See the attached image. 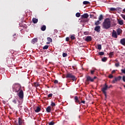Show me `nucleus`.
<instances>
[{"instance_id":"46","label":"nucleus","mask_w":125,"mask_h":125,"mask_svg":"<svg viewBox=\"0 0 125 125\" xmlns=\"http://www.w3.org/2000/svg\"><path fill=\"white\" fill-rule=\"evenodd\" d=\"M123 81L124 83H125V76H123Z\"/></svg>"},{"instance_id":"4","label":"nucleus","mask_w":125,"mask_h":125,"mask_svg":"<svg viewBox=\"0 0 125 125\" xmlns=\"http://www.w3.org/2000/svg\"><path fill=\"white\" fill-rule=\"evenodd\" d=\"M108 88H110V87H108V85L106 83L104 84V86L102 88V91L104 95V96H105V98H106V91L107 90Z\"/></svg>"},{"instance_id":"28","label":"nucleus","mask_w":125,"mask_h":125,"mask_svg":"<svg viewBox=\"0 0 125 125\" xmlns=\"http://www.w3.org/2000/svg\"><path fill=\"white\" fill-rule=\"evenodd\" d=\"M107 58L104 57L103 59H102V61H103V62H106V61H107Z\"/></svg>"},{"instance_id":"15","label":"nucleus","mask_w":125,"mask_h":125,"mask_svg":"<svg viewBox=\"0 0 125 125\" xmlns=\"http://www.w3.org/2000/svg\"><path fill=\"white\" fill-rule=\"evenodd\" d=\"M120 43H121L122 45H125V38L121 39Z\"/></svg>"},{"instance_id":"53","label":"nucleus","mask_w":125,"mask_h":125,"mask_svg":"<svg viewBox=\"0 0 125 125\" xmlns=\"http://www.w3.org/2000/svg\"><path fill=\"white\" fill-rule=\"evenodd\" d=\"M50 43V42H47V44H49Z\"/></svg>"},{"instance_id":"5","label":"nucleus","mask_w":125,"mask_h":125,"mask_svg":"<svg viewBox=\"0 0 125 125\" xmlns=\"http://www.w3.org/2000/svg\"><path fill=\"white\" fill-rule=\"evenodd\" d=\"M18 96L19 97V98H20V100H23L24 98V92L22 90H21L20 91L18 92Z\"/></svg>"},{"instance_id":"55","label":"nucleus","mask_w":125,"mask_h":125,"mask_svg":"<svg viewBox=\"0 0 125 125\" xmlns=\"http://www.w3.org/2000/svg\"><path fill=\"white\" fill-rule=\"evenodd\" d=\"M124 88H125V85H124Z\"/></svg>"},{"instance_id":"54","label":"nucleus","mask_w":125,"mask_h":125,"mask_svg":"<svg viewBox=\"0 0 125 125\" xmlns=\"http://www.w3.org/2000/svg\"><path fill=\"white\" fill-rule=\"evenodd\" d=\"M72 67H73V69H75V66H72Z\"/></svg>"},{"instance_id":"30","label":"nucleus","mask_w":125,"mask_h":125,"mask_svg":"<svg viewBox=\"0 0 125 125\" xmlns=\"http://www.w3.org/2000/svg\"><path fill=\"white\" fill-rule=\"evenodd\" d=\"M67 55H68V54H67L66 53H62L63 57H67Z\"/></svg>"},{"instance_id":"21","label":"nucleus","mask_w":125,"mask_h":125,"mask_svg":"<svg viewBox=\"0 0 125 125\" xmlns=\"http://www.w3.org/2000/svg\"><path fill=\"white\" fill-rule=\"evenodd\" d=\"M100 24H101V22H100V21H97L95 22V25L96 26H98V25H100Z\"/></svg>"},{"instance_id":"6","label":"nucleus","mask_w":125,"mask_h":125,"mask_svg":"<svg viewBox=\"0 0 125 125\" xmlns=\"http://www.w3.org/2000/svg\"><path fill=\"white\" fill-rule=\"evenodd\" d=\"M89 82H93L94 79H93L90 76H87L86 77V80H85V84H89Z\"/></svg>"},{"instance_id":"12","label":"nucleus","mask_w":125,"mask_h":125,"mask_svg":"<svg viewBox=\"0 0 125 125\" xmlns=\"http://www.w3.org/2000/svg\"><path fill=\"white\" fill-rule=\"evenodd\" d=\"M116 32L117 33V35L118 36H120L122 33H123V30L121 28H118L117 29Z\"/></svg>"},{"instance_id":"2","label":"nucleus","mask_w":125,"mask_h":125,"mask_svg":"<svg viewBox=\"0 0 125 125\" xmlns=\"http://www.w3.org/2000/svg\"><path fill=\"white\" fill-rule=\"evenodd\" d=\"M21 85L19 83H15L12 85V89L13 92H15L16 93H18L20 91V90H22L21 89Z\"/></svg>"},{"instance_id":"43","label":"nucleus","mask_w":125,"mask_h":125,"mask_svg":"<svg viewBox=\"0 0 125 125\" xmlns=\"http://www.w3.org/2000/svg\"><path fill=\"white\" fill-rule=\"evenodd\" d=\"M12 102L15 104H17V100L16 99H14L12 101Z\"/></svg>"},{"instance_id":"8","label":"nucleus","mask_w":125,"mask_h":125,"mask_svg":"<svg viewBox=\"0 0 125 125\" xmlns=\"http://www.w3.org/2000/svg\"><path fill=\"white\" fill-rule=\"evenodd\" d=\"M112 38H114L115 39L118 38V34H117V32L113 30L112 33Z\"/></svg>"},{"instance_id":"17","label":"nucleus","mask_w":125,"mask_h":125,"mask_svg":"<svg viewBox=\"0 0 125 125\" xmlns=\"http://www.w3.org/2000/svg\"><path fill=\"white\" fill-rule=\"evenodd\" d=\"M18 123L19 124H17V125H22V121L21 118H18Z\"/></svg>"},{"instance_id":"31","label":"nucleus","mask_w":125,"mask_h":125,"mask_svg":"<svg viewBox=\"0 0 125 125\" xmlns=\"http://www.w3.org/2000/svg\"><path fill=\"white\" fill-rule=\"evenodd\" d=\"M39 85H40V84H39V83L38 82L34 83V86L35 87H38V86H39Z\"/></svg>"},{"instance_id":"25","label":"nucleus","mask_w":125,"mask_h":125,"mask_svg":"<svg viewBox=\"0 0 125 125\" xmlns=\"http://www.w3.org/2000/svg\"><path fill=\"white\" fill-rule=\"evenodd\" d=\"M117 10V9L114 7H111L110 8V11H116Z\"/></svg>"},{"instance_id":"19","label":"nucleus","mask_w":125,"mask_h":125,"mask_svg":"<svg viewBox=\"0 0 125 125\" xmlns=\"http://www.w3.org/2000/svg\"><path fill=\"white\" fill-rule=\"evenodd\" d=\"M32 21L34 24H36V23H38V19L34 18L32 19Z\"/></svg>"},{"instance_id":"40","label":"nucleus","mask_w":125,"mask_h":125,"mask_svg":"<svg viewBox=\"0 0 125 125\" xmlns=\"http://www.w3.org/2000/svg\"><path fill=\"white\" fill-rule=\"evenodd\" d=\"M95 71V70H90V74H91V75H93Z\"/></svg>"},{"instance_id":"23","label":"nucleus","mask_w":125,"mask_h":125,"mask_svg":"<svg viewBox=\"0 0 125 125\" xmlns=\"http://www.w3.org/2000/svg\"><path fill=\"white\" fill-rule=\"evenodd\" d=\"M102 20H103V15H100L99 17V21H101Z\"/></svg>"},{"instance_id":"3","label":"nucleus","mask_w":125,"mask_h":125,"mask_svg":"<svg viewBox=\"0 0 125 125\" xmlns=\"http://www.w3.org/2000/svg\"><path fill=\"white\" fill-rule=\"evenodd\" d=\"M66 78L70 79L71 81H75L77 80L76 77L74 75H73L72 73H66Z\"/></svg>"},{"instance_id":"24","label":"nucleus","mask_w":125,"mask_h":125,"mask_svg":"<svg viewBox=\"0 0 125 125\" xmlns=\"http://www.w3.org/2000/svg\"><path fill=\"white\" fill-rule=\"evenodd\" d=\"M46 29V26L45 25H43L42 27H41L42 31H44Z\"/></svg>"},{"instance_id":"9","label":"nucleus","mask_w":125,"mask_h":125,"mask_svg":"<svg viewBox=\"0 0 125 125\" xmlns=\"http://www.w3.org/2000/svg\"><path fill=\"white\" fill-rule=\"evenodd\" d=\"M100 30H101V27L100 26H96L94 28V31L97 32V33H100Z\"/></svg>"},{"instance_id":"34","label":"nucleus","mask_w":125,"mask_h":125,"mask_svg":"<svg viewBox=\"0 0 125 125\" xmlns=\"http://www.w3.org/2000/svg\"><path fill=\"white\" fill-rule=\"evenodd\" d=\"M48 48V45H46L43 47V49H47Z\"/></svg>"},{"instance_id":"14","label":"nucleus","mask_w":125,"mask_h":125,"mask_svg":"<svg viewBox=\"0 0 125 125\" xmlns=\"http://www.w3.org/2000/svg\"><path fill=\"white\" fill-rule=\"evenodd\" d=\"M46 111L47 112V113H50L51 111V107L50 106H48V107H47V108H46Z\"/></svg>"},{"instance_id":"41","label":"nucleus","mask_w":125,"mask_h":125,"mask_svg":"<svg viewBox=\"0 0 125 125\" xmlns=\"http://www.w3.org/2000/svg\"><path fill=\"white\" fill-rule=\"evenodd\" d=\"M108 78L109 79H112L113 78V76L112 75V74H110L108 76Z\"/></svg>"},{"instance_id":"1","label":"nucleus","mask_w":125,"mask_h":125,"mask_svg":"<svg viewBox=\"0 0 125 125\" xmlns=\"http://www.w3.org/2000/svg\"><path fill=\"white\" fill-rule=\"evenodd\" d=\"M103 28L108 30L111 28V20L109 18H106L103 22Z\"/></svg>"},{"instance_id":"47","label":"nucleus","mask_w":125,"mask_h":125,"mask_svg":"<svg viewBox=\"0 0 125 125\" xmlns=\"http://www.w3.org/2000/svg\"><path fill=\"white\" fill-rule=\"evenodd\" d=\"M69 40H70V38H69V37H66V42H69Z\"/></svg>"},{"instance_id":"16","label":"nucleus","mask_w":125,"mask_h":125,"mask_svg":"<svg viewBox=\"0 0 125 125\" xmlns=\"http://www.w3.org/2000/svg\"><path fill=\"white\" fill-rule=\"evenodd\" d=\"M37 42H38V38H34L31 41V42L32 43H33V44H35V43H36Z\"/></svg>"},{"instance_id":"39","label":"nucleus","mask_w":125,"mask_h":125,"mask_svg":"<svg viewBox=\"0 0 125 125\" xmlns=\"http://www.w3.org/2000/svg\"><path fill=\"white\" fill-rule=\"evenodd\" d=\"M54 84H58V81L57 80H54Z\"/></svg>"},{"instance_id":"45","label":"nucleus","mask_w":125,"mask_h":125,"mask_svg":"<svg viewBox=\"0 0 125 125\" xmlns=\"http://www.w3.org/2000/svg\"><path fill=\"white\" fill-rule=\"evenodd\" d=\"M121 16H122V18H123V19H124V20L125 21V15L124 14H122Z\"/></svg>"},{"instance_id":"52","label":"nucleus","mask_w":125,"mask_h":125,"mask_svg":"<svg viewBox=\"0 0 125 125\" xmlns=\"http://www.w3.org/2000/svg\"><path fill=\"white\" fill-rule=\"evenodd\" d=\"M97 79V77H96V76H95V77H94V78H92V79H94V80L95 79Z\"/></svg>"},{"instance_id":"38","label":"nucleus","mask_w":125,"mask_h":125,"mask_svg":"<svg viewBox=\"0 0 125 125\" xmlns=\"http://www.w3.org/2000/svg\"><path fill=\"white\" fill-rule=\"evenodd\" d=\"M109 55V56H113V55H114V52H110Z\"/></svg>"},{"instance_id":"29","label":"nucleus","mask_w":125,"mask_h":125,"mask_svg":"<svg viewBox=\"0 0 125 125\" xmlns=\"http://www.w3.org/2000/svg\"><path fill=\"white\" fill-rule=\"evenodd\" d=\"M116 10H118L119 12H122V8H121V7H117L116 8Z\"/></svg>"},{"instance_id":"57","label":"nucleus","mask_w":125,"mask_h":125,"mask_svg":"<svg viewBox=\"0 0 125 125\" xmlns=\"http://www.w3.org/2000/svg\"><path fill=\"white\" fill-rule=\"evenodd\" d=\"M14 41H15V39H14Z\"/></svg>"},{"instance_id":"51","label":"nucleus","mask_w":125,"mask_h":125,"mask_svg":"<svg viewBox=\"0 0 125 125\" xmlns=\"http://www.w3.org/2000/svg\"><path fill=\"white\" fill-rule=\"evenodd\" d=\"M84 35H87V32H84Z\"/></svg>"},{"instance_id":"48","label":"nucleus","mask_w":125,"mask_h":125,"mask_svg":"<svg viewBox=\"0 0 125 125\" xmlns=\"http://www.w3.org/2000/svg\"><path fill=\"white\" fill-rule=\"evenodd\" d=\"M81 103V104H85V101H82V102H80Z\"/></svg>"},{"instance_id":"56","label":"nucleus","mask_w":125,"mask_h":125,"mask_svg":"<svg viewBox=\"0 0 125 125\" xmlns=\"http://www.w3.org/2000/svg\"><path fill=\"white\" fill-rule=\"evenodd\" d=\"M14 36H16V35L15 34L14 35H13V36L14 37Z\"/></svg>"},{"instance_id":"18","label":"nucleus","mask_w":125,"mask_h":125,"mask_svg":"<svg viewBox=\"0 0 125 125\" xmlns=\"http://www.w3.org/2000/svg\"><path fill=\"white\" fill-rule=\"evenodd\" d=\"M118 23L119 25H124V21L122 20H118Z\"/></svg>"},{"instance_id":"10","label":"nucleus","mask_w":125,"mask_h":125,"mask_svg":"<svg viewBox=\"0 0 125 125\" xmlns=\"http://www.w3.org/2000/svg\"><path fill=\"white\" fill-rule=\"evenodd\" d=\"M85 42H91L92 41V37L91 36H87L85 39Z\"/></svg>"},{"instance_id":"32","label":"nucleus","mask_w":125,"mask_h":125,"mask_svg":"<svg viewBox=\"0 0 125 125\" xmlns=\"http://www.w3.org/2000/svg\"><path fill=\"white\" fill-rule=\"evenodd\" d=\"M70 39H71L72 40H75L76 37H75V35H73L71 36Z\"/></svg>"},{"instance_id":"27","label":"nucleus","mask_w":125,"mask_h":125,"mask_svg":"<svg viewBox=\"0 0 125 125\" xmlns=\"http://www.w3.org/2000/svg\"><path fill=\"white\" fill-rule=\"evenodd\" d=\"M98 49H99V50H101V49H102V46L101 44L98 45Z\"/></svg>"},{"instance_id":"26","label":"nucleus","mask_w":125,"mask_h":125,"mask_svg":"<svg viewBox=\"0 0 125 125\" xmlns=\"http://www.w3.org/2000/svg\"><path fill=\"white\" fill-rule=\"evenodd\" d=\"M47 40L48 42H52V39H51V38L48 37L47 38Z\"/></svg>"},{"instance_id":"36","label":"nucleus","mask_w":125,"mask_h":125,"mask_svg":"<svg viewBox=\"0 0 125 125\" xmlns=\"http://www.w3.org/2000/svg\"><path fill=\"white\" fill-rule=\"evenodd\" d=\"M48 125H55V122L52 121V122L49 123Z\"/></svg>"},{"instance_id":"11","label":"nucleus","mask_w":125,"mask_h":125,"mask_svg":"<svg viewBox=\"0 0 125 125\" xmlns=\"http://www.w3.org/2000/svg\"><path fill=\"white\" fill-rule=\"evenodd\" d=\"M89 15H88V14L85 13L82 15H81V18H84V19H87V18H88Z\"/></svg>"},{"instance_id":"20","label":"nucleus","mask_w":125,"mask_h":125,"mask_svg":"<svg viewBox=\"0 0 125 125\" xmlns=\"http://www.w3.org/2000/svg\"><path fill=\"white\" fill-rule=\"evenodd\" d=\"M41 108L39 107V106H38L37 107L36 110H35V112H36V113H39V112L41 111Z\"/></svg>"},{"instance_id":"33","label":"nucleus","mask_w":125,"mask_h":125,"mask_svg":"<svg viewBox=\"0 0 125 125\" xmlns=\"http://www.w3.org/2000/svg\"><path fill=\"white\" fill-rule=\"evenodd\" d=\"M51 105L52 107H55L56 106V104H55V103L54 102H52L51 104Z\"/></svg>"},{"instance_id":"44","label":"nucleus","mask_w":125,"mask_h":125,"mask_svg":"<svg viewBox=\"0 0 125 125\" xmlns=\"http://www.w3.org/2000/svg\"><path fill=\"white\" fill-rule=\"evenodd\" d=\"M104 54V52H99V55H100L101 56L103 55Z\"/></svg>"},{"instance_id":"7","label":"nucleus","mask_w":125,"mask_h":125,"mask_svg":"<svg viewBox=\"0 0 125 125\" xmlns=\"http://www.w3.org/2000/svg\"><path fill=\"white\" fill-rule=\"evenodd\" d=\"M122 77L121 76H119L118 77L114 78V80L112 81V83L114 84L116 82H117L118 81H121L122 80Z\"/></svg>"},{"instance_id":"37","label":"nucleus","mask_w":125,"mask_h":125,"mask_svg":"<svg viewBox=\"0 0 125 125\" xmlns=\"http://www.w3.org/2000/svg\"><path fill=\"white\" fill-rule=\"evenodd\" d=\"M53 96V94H49V95H48V98H52Z\"/></svg>"},{"instance_id":"50","label":"nucleus","mask_w":125,"mask_h":125,"mask_svg":"<svg viewBox=\"0 0 125 125\" xmlns=\"http://www.w3.org/2000/svg\"><path fill=\"white\" fill-rule=\"evenodd\" d=\"M115 70H113V71H112V72H111V73L112 74H113L114 73H115Z\"/></svg>"},{"instance_id":"35","label":"nucleus","mask_w":125,"mask_h":125,"mask_svg":"<svg viewBox=\"0 0 125 125\" xmlns=\"http://www.w3.org/2000/svg\"><path fill=\"white\" fill-rule=\"evenodd\" d=\"M76 17H80L81 16V13H77L76 14Z\"/></svg>"},{"instance_id":"42","label":"nucleus","mask_w":125,"mask_h":125,"mask_svg":"<svg viewBox=\"0 0 125 125\" xmlns=\"http://www.w3.org/2000/svg\"><path fill=\"white\" fill-rule=\"evenodd\" d=\"M121 72L122 73H123V74H125V68H124L123 69H121Z\"/></svg>"},{"instance_id":"22","label":"nucleus","mask_w":125,"mask_h":125,"mask_svg":"<svg viewBox=\"0 0 125 125\" xmlns=\"http://www.w3.org/2000/svg\"><path fill=\"white\" fill-rule=\"evenodd\" d=\"M90 2L88 1H83V4H84L85 5L86 4H89Z\"/></svg>"},{"instance_id":"13","label":"nucleus","mask_w":125,"mask_h":125,"mask_svg":"<svg viewBox=\"0 0 125 125\" xmlns=\"http://www.w3.org/2000/svg\"><path fill=\"white\" fill-rule=\"evenodd\" d=\"M75 102L76 103H78L79 104H81V102L79 100V98L77 96H75L74 98Z\"/></svg>"},{"instance_id":"49","label":"nucleus","mask_w":125,"mask_h":125,"mask_svg":"<svg viewBox=\"0 0 125 125\" xmlns=\"http://www.w3.org/2000/svg\"><path fill=\"white\" fill-rule=\"evenodd\" d=\"M120 65V64L118 63H117L115 64V66L118 67Z\"/></svg>"}]
</instances>
